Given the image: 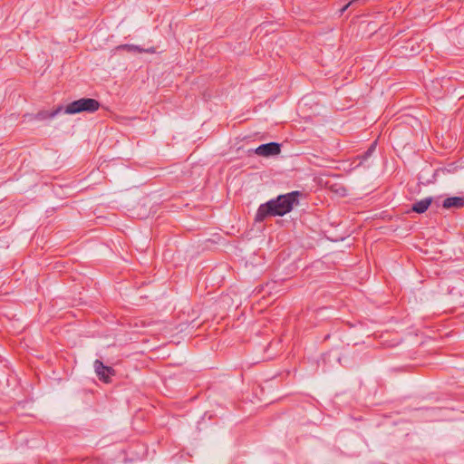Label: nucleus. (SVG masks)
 <instances>
[{"label":"nucleus","instance_id":"nucleus-1","mask_svg":"<svg viewBox=\"0 0 464 464\" xmlns=\"http://www.w3.org/2000/svg\"><path fill=\"white\" fill-rule=\"evenodd\" d=\"M301 196L300 191H292L261 204L256 214V221L261 222L268 216H284L289 213L299 203Z\"/></svg>","mask_w":464,"mask_h":464},{"label":"nucleus","instance_id":"nucleus-2","mask_svg":"<svg viewBox=\"0 0 464 464\" xmlns=\"http://www.w3.org/2000/svg\"><path fill=\"white\" fill-rule=\"evenodd\" d=\"M100 107L97 100L92 98H82L66 106H63V114H76L80 112H94Z\"/></svg>","mask_w":464,"mask_h":464},{"label":"nucleus","instance_id":"nucleus-3","mask_svg":"<svg viewBox=\"0 0 464 464\" xmlns=\"http://www.w3.org/2000/svg\"><path fill=\"white\" fill-rule=\"evenodd\" d=\"M280 151V144L277 142L261 144L256 149V153L264 157L277 155Z\"/></svg>","mask_w":464,"mask_h":464},{"label":"nucleus","instance_id":"nucleus-4","mask_svg":"<svg viewBox=\"0 0 464 464\" xmlns=\"http://www.w3.org/2000/svg\"><path fill=\"white\" fill-rule=\"evenodd\" d=\"M94 370L96 374L99 376L101 380L105 382H108L110 377L114 373L112 368L104 365L101 361L96 360L94 362Z\"/></svg>","mask_w":464,"mask_h":464},{"label":"nucleus","instance_id":"nucleus-5","mask_svg":"<svg viewBox=\"0 0 464 464\" xmlns=\"http://www.w3.org/2000/svg\"><path fill=\"white\" fill-rule=\"evenodd\" d=\"M60 114H63L62 105L58 106L56 109L53 111H40L35 115H34V119L39 121H51Z\"/></svg>","mask_w":464,"mask_h":464},{"label":"nucleus","instance_id":"nucleus-6","mask_svg":"<svg viewBox=\"0 0 464 464\" xmlns=\"http://www.w3.org/2000/svg\"><path fill=\"white\" fill-rule=\"evenodd\" d=\"M442 206L445 208H459L464 206V198L463 197L447 198L446 199H444Z\"/></svg>","mask_w":464,"mask_h":464},{"label":"nucleus","instance_id":"nucleus-7","mask_svg":"<svg viewBox=\"0 0 464 464\" xmlns=\"http://www.w3.org/2000/svg\"><path fill=\"white\" fill-rule=\"evenodd\" d=\"M431 201L432 198L430 197L422 198L413 204L412 210L420 214L424 213L431 204Z\"/></svg>","mask_w":464,"mask_h":464},{"label":"nucleus","instance_id":"nucleus-8","mask_svg":"<svg viewBox=\"0 0 464 464\" xmlns=\"http://www.w3.org/2000/svg\"><path fill=\"white\" fill-rule=\"evenodd\" d=\"M118 49H124V50H127L129 52H138V53H142L143 52V48H141L139 45H135V44H122V45H120L118 47Z\"/></svg>","mask_w":464,"mask_h":464},{"label":"nucleus","instance_id":"nucleus-9","mask_svg":"<svg viewBox=\"0 0 464 464\" xmlns=\"http://www.w3.org/2000/svg\"><path fill=\"white\" fill-rule=\"evenodd\" d=\"M355 0H352L350 1L348 4H346L345 5H343L340 10H339V14L340 15L343 14L346 10L347 8L354 2Z\"/></svg>","mask_w":464,"mask_h":464},{"label":"nucleus","instance_id":"nucleus-10","mask_svg":"<svg viewBox=\"0 0 464 464\" xmlns=\"http://www.w3.org/2000/svg\"><path fill=\"white\" fill-rule=\"evenodd\" d=\"M372 155H370L367 151H365L362 156H360V164H362V162L366 161L368 158H370Z\"/></svg>","mask_w":464,"mask_h":464},{"label":"nucleus","instance_id":"nucleus-11","mask_svg":"<svg viewBox=\"0 0 464 464\" xmlns=\"http://www.w3.org/2000/svg\"><path fill=\"white\" fill-rule=\"evenodd\" d=\"M375 148H376V142H373L366 151L370 155H372L373 153V151L375 150Z\"/></svg>","mask_w":464,"mask_h":464},{"label":"nucleus","instance_id":"nucleus-12","mask_svg":"<svg viewBox=\"0 0 464 464\" xmlns=\"http://www.w3.org/2000/svg\"><path fill=\"white\" fill-rule=\"evenodd\" d=\"M375 148H376V142H373L366 151L370 155H372L373 153V151L375 150Z\"/></svg>","mask_w":464,"mask_h":464},{"label":"nucleus","instance_id":"nucleus-13","mask_svg":"<svg viewBox=\"0 0 464 464\" xmlns=\"http://www.w3.org/2000/svg\"><path fill=\"white\" fill-rule=\"evenodd\" d=\"M142 53H156V49L154 47H150L147 49H143Z\"/></svg>","mask_w":464,"mask_h":464}]
</instances>
